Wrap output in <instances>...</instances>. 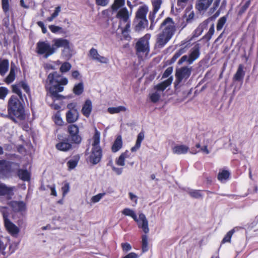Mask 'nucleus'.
<instances>
[{"label": "nucleus", "instance_id": "f257e3e1", "mask_svg": "<svg viewBox=\"0 0 258 258\" xmlns=\"http://www.w3.org/2000/svg\"><path fill=\"white\" fill-rule=\"evenodd\" d=\"M68 80L66 78H61L56 72L50 73L45 83V88L47 91V95L49 96L54 101L61 100L64 97L58 94L63 90L62 86L66 85Z\"/></svg>", "mask_w": 258, "mask_h": 258}, {"label": "nucleus", "instance_id": "f03ea898", "mask_svg": "<svg viewBox=\"0 0 258 258\" xmlns=\"http://www.w3.org/2000/svg\"><path fill=\"white\" fill-rule=\"evenodd\" d=\"M160 28L161 31L157 35L155 45L161 48L173 37L176 31V26L173 19L167 17L161 23Z\"/></svg>", "mask_w": 258, "mask_h": 258}, {"label": "nucleus", "instance_id": "7ed1b4c3", "mask_svg": "<svg viewBox=\"0 0 258 258\" xmlns=\"http://www.w3.org/2000/svg\"><path fill=\"white\" fill-rule=\"evenodd\" d=\"M8 113L6 116H10V118L17 122L16 119L22 120L25 119L24 107L21 101L16 96L12 95L8 103Z\"/></svg>", "mask_w": 258, "mask_h": 258}, {"label": "nucleus", "instance_id": "20e7f679", "mask_svg": "<svg viewBox=\"0 0 258 258\" xmlns=\"http://www.w3.org/2000/svg\"><path fill=\"white\" fill-rule=\"evenodd\" d=\"M36 52L39 54H44L46 58L55 53V48L47 41H39L36 44Z\"/></svg>", "mask_w": 258, "mask_h": 258}, {"label": "nucleus", "instance_id": "39448f33", "mask_svg": "<svg viewBox=\"0 0 258 258\" xmlns=\"http://www.w3.org/2000/svg\"><path fill=\"white\" fill-rule=\"evenodd\" d=\"M53 46L55 48V52L57 49L59 47H63V50L62 53L65 54L66 51H69L68 53L66 54V56L67 57H70L72 56V52L71 48L70 46V42L67 39L64 38H55L52 40Z\"/></svg>", "mask_w": 258, "mask_h": 258}, {"label": "nucleus", "instance_id": "423d86ee", "mask_svg": "<svg viewBox=\"0 0 258 258\" xmlns=\"http://www.w3.org/2000/svg\"><path fill=\"white\" fill-rule=\"evenodd\" d=\"M13 167L19 168L20 165L17 163L0 160V171L6 176H10L11 173L15 171Z\"/></svg>", "mask_w": 258, "mask_h": 258}, {"label": "nucleus", "instance_id": "0eeeda50", "mask_svg": "<svg viewBox=\"0 0 258 258\" xmlns=\"http://www.w3.org/2000/svg\"><path fill=\"white\" fill-rule=\"evenodd\" d=\"M22 88L27 94L30 93V88L29 85L25 81H21L17 84L12 85V91L17 94L22 101H24V99H26L25 95H23L21 91Z\"/></svg>", "mask_w": 258, "mask_h": 258}, {"label": "nucleus", "instance_id": "6e6552de", "mask_svg": "<svg viewBox=\"0 0 258 258\" xmlns=\"http://www.w3.org/2000/svg\"><path fill=\"white\" fill-rule=\"evenodd\" d=\"M69 110L66 113V119L69 123L76 122L79 118V112L76 107V104L71 103L67 105Z\"/></svg>", "mask_w": 258, "mask_h": 258}, {"label": "nucleus", "instance_id": "1a4fd4ad", "mask_svg": "<svg viewBox=\"0 0 258 258\" xmlns=\"http://www.w3.org/2000/svg\"><path fill=\"white\" fill-rule=\"evenodd\" d=\"M79 127L75 124H71L68 126L69 133V138L72 143L79 144L82 141L81 136L79 135Z\"/></svg>", "mask_w": 258, "mask_h": 258}, {"label": "nucleus", "instance_id": "9d476101", "mask_svg": "<svg viewBox=\"0 0 258 258\" xmlns=\"http://www.w3.org/2000/svg\"><path fill=\"white\" fill-rule=\"evenodd\" d=\"M191 72V68H189L187 67H184L176 70V81L180 83L183 79H187L190 75Z\"/></svg>", "mask_w": 258, "mask_h": 258}, {"label": "nucleus", "instance_id": "9b49d317", "mask_svg": "<svg viewBox=\"0 0 258 258\" xmlns=\"http://www.w3.org/2000/svg\"><path fill=\"white\" fill-rule=\"evenodd\" d=\"M89 56L92 60L101 63L107 64L109 61L107 57L100 55L97 50L94 48H92L89 50Z\"/></svg>", "mask_w": 258, "mask_h": 258}, {"label": "nucleus", "instance_id": "f8f14e48", "mask_svg": "<svg viewBox=\"0 0 258 258\" xmlns=\"http://www.w3.org/2000/svg\"><path fill=\"white\" fill-rule=\"evenodd\" d=\"M102 158V150L100 147H92L89 161L94 165L98 163Z\"/></svg>", "mask_w": 258, "mask_h": 258}, {"label": "nucleus", "instance_id": "ddd939ff", "mask_svg": "<svg viewBox=\"0 0 258 258\" xmlns=\"http://www.w3.org/2000/svg\"><path fill=\"white\" fill-rule=\"evenodd\" d=\"M137 52H146L149 51V41L147 36H145L139 39L136 45Z\"/></svg>", "mask_w": 258, "mask_h": 258}, {"label": "nucleus", "instance_id": "4468645a", "mask_svg": "<svg viewBox=\"0 0 258 258\" xmlns=\"http://www.w3.org/2000/svg\"><path fill=\"white\" fill-rule=\"evenodd\" d=\"M138 225V227L142 228L145 233H148L149 232V228L148 227V221L143 213H140L139 215V218H137V221H135Z\"/></svg>", "mask_w": 258, "mask_h": 258}, {"label": "nucleus", "instance_id": "2eb2a0df", "mask_svg": "<svg viewBox=\"0 0 258 258\" xmlns=\"http://www.w3.org/2000/svg\"><path fill=\"white\" fill-rule=\"evenodd\" d=\"M201 46L199 43L196 44L190 49L189 53V64H192L193 62L197 59L200 55Z\"/></svg>", "mask_w": 258, "mask_h": 258}, {"label": "nucleus", "instance_id": "dca6fc26", "mask_svg": "<svg viewBox=\"0 0 258 258\" xmlns=\"http://www.w3.org/2000/svg\"><path fill=\"white\" fill-rule=\"evenodd\" d=\"M134 29L136 32L143 30L148 25V21L147 19H135L133 22Z\"/></svg>", "mask_w": 258, "mask_h": 258}, {"label": "nucleus", "instance_id": "f3484780", "mask_svg": "<svg viewBox=\"0 0 258 258\" xmlns=\"http://www.w3.org/2000/svg\"><path fill=\"white\" fill-rule=\"evenodd\" d=\"M5 225L7 230L12 236H17L20 231L19 228L10 220H7Z\"/></svg>", "mask_w": 258, "mask_h": 258}, {"label": "nucleus", "instance_id": "a211bd4d", "mask_svg": "<svg viewBox=\"0 0 258 258\" xmlns=\"http://www.w3.org/2000/svg\"><path fill=\"white\" fill-rule=\"evenodd\" d=\"M129 12L125 7L121 8L116 14V18L119 19L123 22H127L130 18Z\"/></svg>", "mask_w": 258, "mask_h": 258}, {"label": "nucleus", "instance_id": "6ab92c4d", "mask_svg": "<svg viewBox=\"0 0 258 258\" xmlns=\"http://www.w3.org/2000/svg\"><path fill=\"white\" fill-rule=\"evenodd\" d=\"M148 12V7L147 6L144 5L140 6L136 12L135 19H147L146 16Z\"/></svg>", "mask_w": 258, "mask_h": 258}, {"label": "nucleus", "instance_id": "aec40b11", "mask_svg": "<svg viewBox=\"0 0 258 258\" xmlns=\"http://www.w3.org/2000/svg\"><path fill=\"white\" fill-rule=\"evenodd\" d=\"M92 109V102L90 100L87 99L85 102L82 109V112L86 117H89Z\"/></svg>", "mask_w": 258, "mask_h": 258}, {"label": "nucleus", "instance_id": "412c9836", "mask_svg": "<svg viewBox=\"0 0 258 258\" xmlns=\"http://www.w3.org/2000/svg\"><path fill=\"white\" fill-rule=\"evenodd\" d=\"M212 2L213 0H199L196 5V8L200 11L206 10Z\"/></svg>", "mask_w": 258, "mask_h": 258}, {"label": "nucleus", "instance_id": "4be33fe9", "mask_svg": "<svg viewBox=\"0 0 258 258\" xmlns=\"http://www.w3.org/2000/svg\"><path fill=\"white\" fill-rule=\"evenodd\" d=\"M57 150L62 151H68L72 148L71 144L68 142V140H63L56 145Z\"/></svg>", "mask_w": 258, "mask_h": 258}, {"label": "nucleus", "instance_id": "5701e85b", "mask_svg": "<svg viewBox=\"0 0 258 258\" xmlns=\"http://www.w3.org/2000/svg\"><path fill=\"white\" fill-rule=\"evenodd\" d=\"M243 66L240 64L238 66L237 71L233 77V80L237 81H240L243 80L245 75V72L243 71Z\"/></svg>", "mask_w": 258, "mask_h": 258}, {"label": "nucleus", "instance_id": "b1692460", "mask_svg": "<svg viewBox=\"0 0 258 258\" xmlns=\"http://www.w3.org/2000/svg\"><path fill=\"white\" fill-rule=\"evenodd\" d=\"M13 191V187L7 186L3 183H0V196L12 195Z\"/></svg>", "mask_w": 258, "mask_h": 258}, {"label": "nucleus", "instance_id": "393cba45", "mask_svg": "<svg viewBox=\"0 0 258 258\" xmlns=\"http://www.w3.org/2000/svg\"><path fill=\"white\" fill-rule=\"evenodd\" d=\"M172 81V78L171 77L163 81L161 83L156 85L155 87V88L158 92H163L168 86L171 84Z\"/></svg>", "mask_w": 258, "mask_h": 258}, {"label": "nucleus", "instance_id": "a878e982", "mask_svg": "<svg viewBox=\"0 0 258 258\" xmlns=\"http://www.w3.org/2000/svg\"><path fill=\"white\" fill-rule=\"evenodd\" d=\"M122 146V138L120 135H118L116 137V138L111 147L112 151L114 153H115V152L118 151L121 148Z\"/></svg>", "mask_w": 258, "mask_h": 258}, {"label": "nucleus", "instance_id": "bb28decb", "mask_svg": "<svg viewBox=\"0 0 258 258\" xmlns=\"http://www.w3.org/2000/svg\"><path fill=\"white\" fill-rule=\"evenodd\" d=\"M188 150L189 148L184 145L175 146L172 149L173 153L176 154H185Z\"/></svg>", "mask_w": 258, "mask_h": 258}, {"label": "nucleus", "instance_id": "cd10ccee", "mask_svg": "<svg viewBox=\"0 0 258 258\" xmlns=\"http://www.w3.org/2000/svg\"><path fill=\"white\" fill-rule=\"evenodd\" d=\"M144 139V134L143 132H140L138 136L135 146L133 147L131 150L132 152H136L141 147V143Z\"/></svg>", "mask_w": 258, "mask_h": 258}, {"label": "nucleus", "instance_id": "c85d7f7f", "mask_svg": "<svg viewBox=\"0 0 258 258\" xmlns=\"http://www.w3.org/2000/svg\"><path fill=\"white\" fill-rule=\"evenodd\" d=\"M208 24V20L204 21L203 23H201L197 29L195 30L194 36L198 37L200 36L204 30L207 28Z\"/></svg>", "mask_w": 258, "mask_h": 258}, {"label": "nucleus", "instance_id": "c756f323", "mask_svg": "<svg viewBox=\"0 0 258 258\" xmlns=\"http://www.w3.org/2000/svg\"><path fill=\"white\" fill-rule=\"evenodd\" d=\"M16 68L14 64L12 63L11 66L10 72L9 75L5 79V82L7 84L12 83L15 79V71Z\"/></svg>", "mask_w": 258, "mask_h": 258}, {"label": "nucleus", "instance_id": "7c9ffc66", "mask_svg": "<svg viewBox=\"0 0 258 258\" xmlns=\"http://www.w3.org/2000/svg\"><path fill=\"white\" fill-rule=\"evenodd\" d=\"M11 206L14 211H22L25 209V204L23 202H12Z\"/></svg>", "mask_w": 258, "mask_h": 258}, {"label": "nucleus", "instance_id": "2f4dec72", "mask_svg": "<svg viewBox=\"0 0 258 258\" xmlns=\"http://www.w3.org/2000/svg\"><path fill=\"white\" fill-rule=\"evenodd\" d=\"M9 67V62L7 59H0V74L4 75L8 71Z\"/></svg>", "mask_w": 258, "mask_h": 258}, {"label": "nucleus", "instance_id": "473e14b6", "mask_svg": "<svg viewBox=\"0 0 258 258\" xmlns=\"http://www.w3.org/2000/svg\"><path fill=\"white\" fill-rule=\"evenodd\" d=\"M17 174L19 177L22 180L29 181L30 180V173L27 170L19 169Z\"/></svg>", "mask_w": 258, "mask_h": 258}, {"label": "nucleus", "instance_id": "72a5a7b5", "mask_svg": "<svg viewBox=\"0 0 258 258\" xmlns=\"http://www.w3.org/2000/svg\"><path fill=\"white\" fill-rule=\"evenodd\" d=\"M79 158L78 156H75L68 161L67 165L69 170L74 169L77 166Z\"/></svg>", "mask_w": 258, "mask_h": 258}, {"label": "nucleus", "instance_id": "f704fd0d", "mask_svg": "<svg viewBox=\"0 0 258 258\" xmlns=\"http://www.w3.org/2000/svg\"><path fill=\"white\" fill-rule=\"evenodd\" d=\"M129 157L128 152L126 151L122 153L116 160V163L117 165L123 166L125 165V159Z\"/></svg>", "mask_w": 258, "mask_h": 258}, {"label": "nucleus", "instance_id": "c9c22d12", "mask_svg": "<svg viewBox=\"0 0 258 258\" xmlns=\"http://www.w3.org/2000/svg\"><path fill=\"white\" fill-rule=\"evenodd\" d=\"M158 12L155 11L154 10H152L151 11L149 14V19L151 22V25L150 26V29L151 30H153L154 29V27L157 22V20L155 21V19L156 17V15Z\"/></svg>", "mask_w": 258, "mask_h": 258}, {"label": "nucleus", "instance_id": "e433bc0d", "mask_svg": "<svg viewBox=\"0 0 258 258\" xmlns=\"http://www.w3.org/2000/svg\"><path fill=\"white\" fill-rule=\"evenodd\" d=\"M126 108L123 106H119L116 107H109L107 111L110 114L118 113L120 112H124Z\"/></svg>", "mask_w": 258, "mask_h": 258}, {"label": "nucleus", "instance_id": "4c0bfd02", "mask_svg": "<svg viewBox=\"0 0 258 258\" xmlns=\"http://www.w3.org/2000/svg\"><path fill=\"white\" fill-rule=\"evenodd\" d=\"M186 51V48L185 47L181 48L178 49L174 54L173 57L170 59V63H172L174 62L176 59L179 57L182 54L185 53Z\"/></svg>", "mask_w": 258, "mask_h": 258}, {"label": "nucleus", "instance_id": "58836bf2", "mask_svg": "<svg viewBox=\"0 0 258 258\" xmlns=\"http://www.w3.org/2000/svg\"><path fill=\"white\" fill-rule=\"evenodd\" d=\"M229 175L230 173L228 171L222 170L218 173L217 178L219 180L223 182L228 179Z\"/></svg>", "mask_w": 258, "mask_h": 258}, {"label": "nucleus", "instance_id": "ea45409f", "mask_svg": "<svg viewBox=\"0 0 258 258\" xmlns=\"http://www.w3.org/2000/svg\"><path fill=\"white\" fill-rule=\"evenodd\" d=\"M148 236L143 235L142 236V249L143 252H146L149 249Z\"/></svg>", "mask_w": 258, "mask_h": 258}, {"label": "nucleus", "instance_id": "a19ab883", "mask_svg": "<svg viewBox=\"0 0 258 258\" xmlns=\"http://www.w3.org/2000/svg\"><path fill=\"white\" fill-rule=\"evenodd\" d=\"M122 213L125 216L131 217L135 221H137V215L133 210L129 208H125L122 210Z\"/></svg>", "mask_w": 258, "mask_h": 258}, {"label": "nucleus", "instance_id": "79ce46f5", "mask_svg": "<svg viewBox=\"0 0 258 258\" xmlns=\"http://www.w3.org/2000/svg\"><path fill=\"white\" fill-rule=\"evenodd\" d=\"M124 5V0H114V2L112 6V9L113 11H117L121 7L123 8Z\"/></svg>", "mask_w": 258, "mask_h": 258}, {"label": "nucleus", "instance_id": "37998d69", "mask_svg": "<svg viewBox=\"0 0 258 258\" xmlns=\"http://www.w3.org/2000/svg\"><path fill=\"white\" fill-rule=\"evenodd\" d=\"M84 91V86L82 82H80L79 84L75 85L73 88V92L77 95L81 94Z\"/></svg>", "mask_w": 258, "mask_h": 258}, {"label": "nucleus", "instance_id": "c03bdc74", "mask_svg": "<svg viewBox=\"0 0 258 258\" xmlns=\"http://www.w3.org/2000/svg\"><path fill=\"white\" fill-rule=\"evenodd\" d=\"M227 19V15L224 16L220 18L217 22V30L220 31L225 24Z\"/></svg>", "mask_w": 258, "mask_h": 258}, {"label": "nucleus", "instance_id": "a18cd8bd", "mask_svg": "<svg viewBox=\"0 0 258 258\" xmlns=\"http://www.w3.org/2000/svg\"><path fill=\"white\" fill-rule=\"evenodd\" d=\"M93 143L92 144L93 147H100L99 146L100 143V133L98 131H96L95 133L93 138Z\"/></svg>", "mask_w": 258, "mask_h": 258}, {"label": "nucleus", "instance_id": "49530a36", "mask_svg": "<svg viewBox=\"0 0 258 258\" xmlns=\"http://www.w3.org/2000/svg\"><path fill=\"white\" fill-rule=\"evenodd\" d=\"M188 194L192 198L199 199L202 198L201 191L199 190L191 189L188 191Z\"/></svg>", "mask_w": 258, "mask_h": 258}, {"label": "nucleus", "instance_id": "de8ad7c7", "mask_svg": "<svg viewBox=\"0 0 258 258\" xmlns=\"http://www.w3.org/2000/svg\"><path fill=\"white\" fill-rule=\"evenodd\" d=\"M161 97V94L158 91H156L150 95V98L152 102L156 103L159 101Z\"/></svg>", "mask_w": 258, "mask_h": 258}, {"label": "nucleus", "instance_id": "09e8293b", "mask_svg": "<svg viewBox=\"0 0 258 258\" xmlns=\"http://www.w3.org/2000/svg\"><path fill=\"white\" fill-rule=\"evenodd\" d=\"M72 65L69 62H64L61 64L60 68V71L62 73H66L70 71Z\"/></svg>", "mask_w": 258, "mask_h": 258}, {"label": "nucleus", "instance_id": "8fccbe9b", "mask_svg": "<svg viewBox=\"0 0 258 258\" xmlns=\"http://www.w3.org/2000/svg\"><path fill=\"white\" fill-rule=\"evenodd\" d=\"M48 27L50 30L53 33H62L64 32L62 28L59 26L51 25H49Z\"/></svg>", "mask_w": 258, "mask_h": 258}, {"label": "nucleus", "instance_id": "3c124183", "mask_svg": "<svg viewBox=\"0 0 258 258\" xmlns=\"http://www.w3.org/2000/svg\"><path fill=\"white\" fill-rule=\"evenodd\" d=\"M235 230L234 229H232L231 230L229 231L226 235L225 236L224 238L223 239L222 241V243H224L227 242H230L231 241V238L232 237V235L234 233Z\"/></svg>", "mask_w": 258, "mask_h": 258}, {"label": "nucleus", "instance_id": "603ef678", "mask_svg": "<svg viewBox=\"0 0 258 258\" xmlns=\"http://www.w3.org/2000/svg\"><path fill=\"white\" fill-rule=\"evenodd\" d=\"M214 24H213L209 30L208 32L203 37V39L209 40L214 33Z\"/></svg>", "mask_w": 258, "mask_h": 258}, {"label": "nucleus", "instance_id": "864d4df0", "mask_svg": "<svg viewBox=\"0 0 258 258\" xmlns=\"http://www.w3.org/2000/svg\"><path fill=\"white\" fill-rule=\"evenodd\" d=\"M162 3V0H153L152 2L153 7V10L158 12L161 7Z\"/></svg>", "mask_w": 258, "mask_h": 258}, {"label": "nucleus", "instance_id": "5fc2aeb1", "mask_svg": "<svg viewBox=\"0 0 258 258\" xmlns=\"http://www.w3.org/2000/svg\"><path fill=\"white\" fill-rule=\"evenodd\" d=\"M9 93V90L4 87H0V99L4 100Z\"/></svg>", "mask_w": 258, "mask_h": 258}, {"label": "nucleus", "instance_id": "6e6d98bb", "mask_svg": "<svg viewBox=\"0 0 258 258\" xmlns=\"http://www.w3.org/2000/svg\"><path fill=\"white\" fill-rule=\"evenodd\" d=\"M105 195V193H100L94 196H93L91 199V202L96 203L98 202Z\"/></svg>", "mask_w": 258, "mask_h": 258}, {"label": "nucleus", "instance_id": "4d7b16f0", "mask_svg": "<svg viewBox=\"0 0 258 258\" xmlns=\"http://www.w3.org/2000/svg\"><path fill=\"white\" fill-rule=\"evenodd\" d=\"M2 8L4 12L6 14L9 11V0H2Z\"/></svg>", "mask_w": 258, "mask_h": 258}, {"label": "nucleus", "instance_id": "13d9d810", "mask_svg": "<svg viewBox=\"0 0 258 258\" xmlns=\"http://www.w3.org/2000/svg\"><path fill=\"white\" fill-rule=\"evenodd\" d=\"M250 4V0L247 1L245 3V4L241 7V8L238 13L239 15H241L243 13H244L245 12V11L247 10V9L249 7Z\"/></svg>", "mask_w": 258, "mask_h": 258}, {"label": "nucleus", "instance_id": "bf43d9fd", "mask_svg": "<svg viewBox=\"0 0 258 258\" xmlns=\"http://www.w3.org/2000/svg\"><path fill=\"white\" fill-rule=\"evenodd\" d=\"M61 190L62 191L63 196H65V195L70 190V185L68 182H65L61 187Z\"/></svg>", "mask_w": 258, "mask_h": 258}, {"label": "nucleus", "instance_id": "052dcab7", "mask_svg": "<svg viewBox=\"0 0 258 258\" xmlns=\"http://www.w3.org/2000/svg\"><path fill=\"white\" fill-rule=\"evenodd\" d=\"M221 0H215L213 4V6L212 8H211L210 10V12L212 14L213 13L215 10L219 7Z\"/></svg>", "mask_w": 258, "mask_h": 258}, {"label": "nucleus", "instance_id": "680f3d73", "mask_svg": "<svg viewBox=\"0 0 258 258\" xmlns=\"http://www.w3.org/2000/svg\"><path fill=\"white\" fill-rule=\"evenodd\" d=\"M173 71L172 67H168L164 72L162 78H166L168 77L172 73Z\"/></svg>", "mask_w": 258, "mask_h": 258}, {"label": "nucleus", "instance_id": "e2e57ef3", "mask_svg": "<svg viewBox=\"0 0 258 258\" xmlns=\"http://www.w3.org/2000/svg\"><path fill=\"white\" fill-rule=\"evenodd\" d=\"M189 55H184L183 56L181 57V58L179 60L178 63L179 64H182L183 62L186 61L189 64Z\"/></svg>", "mask_w": 258, "mask_h": 258}, {"label": "nucleus", "instance_id": "0e129e2a", "mask_svg": "<svg viewBox=\"0 0 258 258\" xmlns=\"http://www.w3.org/2000/svg\"><path fill=\"white\" fill-rule=\"evenodd\" d=\"M188 0H177V4L178 7L183 8L186 6Z\"/></svg>", "mask_w": 258, "mask_h": 258}, {"label": "nucleus", "instance_id": "69168bd1", "mask_svg": "<svg viewBox=\"0 0 258 258\" xmlns=\"http://www.w3.org/2000/svg\"><path fill=\"white\" fill-rule=\"evenodd\" d=\"M121 247L123 251H128L132 248L131 245L128 243L121 244Z\"/></svg>", "mask_w": 258, "mask_h": 258}, {"label": "nucleus", "instance_id": "338daca9", "mask_svg": "<svg viewBox=\"0 0 258 258\" xmlns=\"http://www.w3.org/2000/svg\"><path fill=\"white\" fill-rule=\"evenodd\" d=\"M112 169L117 175H120L122 172V168L115 167L113 165H112Z\"/></svg>", "mask_w": 258, "mask_h": 258}, {"label": "nucleus", "instance_id": "774afa93", "mask_svg": "<svg viewBox=\"0 0 258 258\" xmlns=\"http://www.w3.org/2000/svg\"><path fill=\"white\" fill-rule=\"evenodd\" d=\"M138 255L135 252H131L122 258H138Z\"/></svg>", "mask_w": 258, "mask_h": 258}]
</instances>
